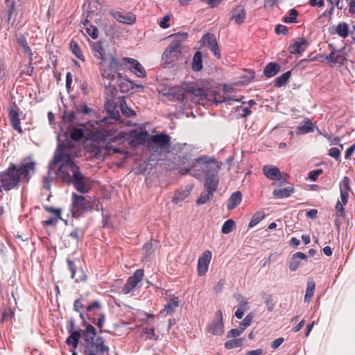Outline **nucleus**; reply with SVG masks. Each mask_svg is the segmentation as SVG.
Masks as SVG:
<instances>
[{
	"instance_id": "f257e3e1",
	"label": "nucleus",
	"mask_w": 355,
	"mask_h": 355,
	"mask_svg": "<svg viewBox=\"0 0 355 355\" xmlns=\"http://www.w3.org/2000/svg\"><path fill=\"white\" fill-rule=\"evenodd\" d=\"M36 162L32 156L23 158L19 164L11 163L8 168L0 173V191H8L21 182H28L35 171Z\"/></svg>"
},
{
	"instance_id": "f03ea898",
	"label": "nucleus",
	"mask_w": 355,
	"mask_h": 355,
	"mask_svg": "<svg viewBox=\"0 0 355 355\" xmlns=\"http://www.w3.org/2000/svg\"><path fill=\"white\" fill-rule=\"evenodd\" d=\"M90 46L94 51V56L101 59L99 71L103 84L105 87H112L115 80V73L122 69L120 61L116 56L105 53L102 42H91Z\"/></svg>"
},
{
	"instance_id": "7ed1b4c3",
	"label": "nucleus",
	"mask_w": 355,
	"mask_h": 355,
	"mask_svg": "<svg viewBox=\"0 0 355 355\" xmlns=\"http://www.w3.org/2000/svg\"><path fill=\"white\" fill-rule=\"evenodd\" d=\"M57 175L62 182L73 184L80 193H87L91 189L90 178L81 173L80 167L73 161L62 162L57 171Z\"/></svg>"
},
{
	"instance_id": "20e7f679",
	"label": "nucleus",
	"mask_w": 355,
	"mask_h": 355,
	"mask_svg": "<svg viewBox=\"0 0 355 355\" xmlns=\"http://www.w3.org/2000/svg\"><path fill=\"white\" fill-rule=\"evenodd\" d=\"M188 37L187 33H178L174 35L171 44L165 49L162 60L166 64H172L178 60L182 53V45Z\"/></svg>"
},
{
	"instance_id": "39448f33",
	"label": "nucleus",
	"mask_w": 355,
	"mask_h": 355,
	"mask_svg": "<svg viewBox=\"0 0 355 355\" xmlns=\"http://www.w3.org/2000/svg\"><path fill=\"white\" fill-rule=\"evenodd\" d=\"M83 347V355H109L110 353V348L102 336L87 338Z\"/></svg>"
},
{
	"instance_id": "423d86ee",
	"label": "nucleus",
	"mask_w": 355,
	"mask_h": 355,
	"mask_svg": "<svg viewBox=\"0 0 355 355\" xmlns=\"http://www.w3.org/2000/svg\"><path fill=\"white\" fill-rule=\"evenodd\" d=\"M218 167L215 165H211L209 163H203L201 168L205 172V187L207 191L214 193L218 188V178L216 175L218 173Z\"/></svg>"
},
{
	"instance_id": "0eeeda50",
	"label": "nucleus",
	"mask_w": 355,
	"mask_h": 355,
	"mask_svg": "<svg viewBox=\"0 0 355 355\" xmlns=\"http://www.w3.org/2000/svg\"><path fill=\"white\" fill-rule=\"evenodd\" d=\"M120 64L122 65V69L121 70L125 68L139 78H145L146 76V72L144 67L136 59L123 57L121 58Z\"/></svg>"
},
{
	"instance_id": "6e6552de",
	"label": "nucleus",
	"mask_w": 355,
	"mask_h": 355,
	"mask_svg": "<svg viewBox=\"0 0 355 355\" xmlns=\"http://www.w3.org/2000/svg\"><path fill=\"white\" fill-rule=\"evenodd\" d=\"M71 197V212L73 216H79L81 211L87 210L90 207V202L85 196L73 193Z\"/></svg>"
},
{
	"instance_id": "1a4fd4ad",
	"label": "nucleus",
	"mask_w": 355,
	"mask_h": 355,
	"mask_svg": "<svg viewBox=\"0 0 355 355\" xmlns=\"http://www.w3.org/2000/svg\"><path fill=\"white\" fill-rule=\"evenodd\" d=\"M144 276V271L143 269H137L135 271L133 275L129 277L122 288V293L123 294L132 293L138 284L141 282Z\"/></svg>"
},
{
	"instance_id": "9d476101",
	"label": "nucleus",
	"mask_w": 355,
	"mask_h": 355,
	"mask_svg": "<svg viewBox=\"0 0 355 355\" xmlns=\"http://www.w3.org/2000/svg\"><path fill=\"white\" fill-rule=\"evenodd\" d=\"M148 141L155 144L157 147L156 151L159 149L160 152H168L171 142V137L164 132L153 135L149 137Z\"/></svg>"
},
{
	"instance_id": "9b49d317",
	"label": "nucleus",
	"mask_w": 355,
	"mask_h": 355,
	"mask_svg": "<svg viewBox=\"0 0 355 355\" xmlns=\"http://www.w3.org/2000/svg\"><path fill=\"white\" fill-rule=\"evenodd\" d=\"M128 135L129 144L132 147L144 145L150 137L147 131L139 132L135 129L130 130Z\"/></svg>"
},
{
	"instance_id": "f8f14e48",
	"label": "nucleus",
	"mask_w": 355,
	"mask_h": 355,
	"mask_svg": "<svg viewBox=\"0 0 355 355\" xmlns=\"http://www.w3.org/2000/svg\"><path fill=\"white\" fill-rule=\"evenodd\" d=\"M71 150V147L69 145L66 144H59L53 157V163L56 164L60 162H73Z\"/></svg>"
},
{
	"instance_id": "ddd939ff",
	"label": "nucleus",
	"mask_w": 355,
	"mask_h": 355,
	"mask_svg": "<svg viewBox=\"0 0 355 355\" xmlns=\"http://www.w3.org/2000/svg\"><path fill=\"white\" fill-rule=\"evenodd\" d=\"M207 331L215 336H220L223 334V312L220 310L216 312L214 319L207 326Z\"/></svg>"
},
{
	"instance_id": "4468645a",
	"label": "nucleus",
	"mask_w": 355,
	"mask_h": 355,
	"mask_svg": "<svg viewBox=\"0 0 355 355\" xmlns=\"http://www.w3.org/2000/svg\"><path fill=\"white\" fill-rule=\"evenodd\" d=\"M118 79V88L121 93L134 92L135 88H141L144 87L141 85L134 84L130 80L123 78L120 71L115 73V78Z\"/></svg>"
},
{
	"instance_id": "2eb2a0df",
	"label": "nucleus",
	"mask_w": 355,
	"mask_h": 355,
	"mask_svg": "<svg viewBox=\"0 0 355 355\" xmlns=\"http://www.w3.org/2000/svg\"><path fill=\"white\" fill-rule=\"evenodd\" d=\"M19 111L20 110L17 105L15 103H12L10 107L9 118L12 128L21 135L24 133V131L20 125Z\"/></svg>"
},
{
	"instance_id": "dca6fc26",
	"label": "nucleus",
	"mask_w": 355,
	"mask_h": 355,
	"mask_svg": "<svg viewBox=\"0 0 355 355\" xmlns=\"http://www.w3.org/2000/svg\"><path fill=\"white\" fill-rule=\"evenodd\" d=\"M204 45L208 46L209 49L218 59L220 58V53L216 36L212 33L204 35L200 40Z\"/></svg>"
},
{
	"instance_id": "f3484780",
	"label": "nucleus",
	"mask_w": 355,
	"mask_h": 355,
	"mask_svg": "<svg viewBox=\"0 0 355 355\" xmlns=\"http://www.w3.org/2000/svg\"><path fill=\"white\" fill-rule=\"evenodd\" d=\"M111 15L119 22L132 25L136 21V15L131 12L112 10Z\"/></svg>"
},
{
	"instance_id": "a211bd4d",
	"label": "nucleus",
	"mask_w": 355,
	"mask_h": 355,
	"mask_svg": "<svg viewBox=\"0 0 355 355\" xmlns=\"http://www.w3.org/2000/svg\"><path fill=\"white\" fill-rule=\"evenodd\" d=\"M211 259V252L209 250H205L199 257L198 261V275L199 276H203L207 273Z\"/></svg>"
},
{
	"instance_id": "6ab92c4d",
	"label": "nucleus",
	"mask_w": 355,
	"mask_h": 355,
	"mask_svg": "<svg viewBox=\"0 0 355 355\" xmlns=\"http://www.w3.org/2000/svg\"><path fill=\"white\" fill-rule=\"evenodd\" d=\"M309 46V42L304 37H297L288 46V51L291 54H302Z\"/></svg>"
},
{
	"instance_id": "aec40b11",
	"label": "nucleus",
	"mask_w": 355,
	"mask_h": 355,
	"mask_svg": "<svg viewBox=\"0 0 355 355\" xmlns=\"http://www.w3.org/2000/svg\"><path fill=\"white\" fill-rule=\"evenodd\" d=\"M263 173L264 175L272 180L280 181L282 175L279 169L272 165H266L263 167Z\"/></svg>"
},
{
	"instance_id": "412c9836",
	"label": "nucleus",
	"mask_w": 355,
	"mask_h": 355,
	"mask_svg": "<svg viewBox=\"0 0 355 355\" xmlns=\"http://www.w3.org/2000/svg\"><path fill=\"white\" fill-rule=\"evenodd\" d=\"M73 322L71 320L69 329L70 336L67 338L66 343L68 345H71L74 349H76L78 347V342L81 336V333L80 331L73 330Z\"/></svg>"
},
{
	"instance_id": "4be33fe9",
	"label": "nucleus",
	"mask_w": 355,
	"mask_h": 355,
	"mask_svg": "<svg viewBox=\"0 0 355 355\" xmlns=\"http://www.w3.org/2000/svg\"><path fill=\"white\" fill-rule=\"evenodd\" d=\"M232 19L235 21L237 24H241L244 22L246 13L243 5H239L235 7L232 11Z\"/></svg>"
},
{
	"instance_id": "5701e85b",
	"label": "nucleus",
	"mask_w": 355,
	"mask_h": 355,
	"mask_svg": "<svg viewBox=\"0 0 355 355\" xmlns=\"http://www.w3.org/2000/svg\"><path fill=\"white\" fill-rule=\"evenodd\" d=\"M307 260V256L303 252H297L293 254L289 261V270L295 271L300 266V260Z\"/></svg>"
},
{
	"instance_id": "b1692460",
	"label": "nucleus",
	"mask_w": 355,
	"mask_h": 355,
	"mask_svg": "<svg viewBox=\"0 0 355 355\" xmlns=\"http://www.w3.org/2000/svg\"><path fill=\"white\" fill-rule=\"evenodd\" d=\"M340 198L343 200L349 198V192L351 191L350 180L347 176L343 177L339 184Z\"/></svg>"
},
{
	"instance_id": "393cba45",
	"label": "nucleus",
	"mask_w": 355,
	"mask_h": 355,
	"mask_svg": "<svg viewBox=\"0 0 355 355\" xmlns=\"http://www.w3.org/2000/svg\"><path fill=\"white\" fill-rule=\"evenodd\" d=\"M179 304L180 301L178 297L169 298L164 306V309L160 311V313L164 314L165 313L166 315L173 313Z\"/></svg>"
},
{
	"instance_id": "a878e982",
	"label": "nucleus",
	"mask_w": 355,
	"mask_h": 355,
	"mask_svg": "<svg viewBox=\"0 0 355 355\" xmlns=\"http://www.w3.org/2000/svg\"><path fill=\"white\" fill-rule=\"evenodd\" d=\"M242 200V196L240 191L233 193L229 200L227 205L228 210H232L236 208L239 205L241 204Z\"/></svg>"
},
{
	"instance_id": "bb28decb",
	"label": "nucleus",
	"mask_w": 355,
	"mask_h": 355,
	"mask_svg": "<svg viewBox=\"0 0 355 355\" xmlns=\"http://www.w3.org/2000/svg\"><path fill=\"white\" fill-rule=\"evenodd\" d=\"M294 192L293 187H288L283 189H275L272 195L275 198H288Z\"/></svg>"
},
{
	"instance_id": "cd10ccee",
	"label": "nucleus",
	"mask_w": 355,
	"mask_h": 355,
	"mask_svg": "<svg viewBox=\"0 0 355 355\" xmlns=\"http://www.w3.org/2000/svg\"><path fill=\"white\" fill-rule=\"evenodd\" d=\"M280 69V66L275 62L268 63L263 69L264 75L268 78H271L276 75Z\"/></svg>"
},
{
	"instance_id": "c85d7f7f",
	"label": "nucleus",
	"mask_w": 355,
	"mask_h": 355,
	"mask_svg": "<svg viewBox=\"0 0 355 355\" xmlns=\"http://www.w3.org/2000/svg\"><path fill=\"white\" fill-rule=\"evenodd\" d=\"M111 150H112L114 153H121V154L126 153V152H125L123 150H121L117 148H112V146L109 144H107L104 147H99V148H96V150H94V153L95 156L97 158H101L102 157V155H105L106 151H107V153H108Z\"/></svg>"
},
{
	"instance_id": "c756f323",
	"label": "nucleus",
	"mask_w": 355,
	"mask_h": 355,
	"mask_svg": "<svg viewBox=\"0 0 355 355\" xmlns=\"http://www.w3.org/2000/svg\"><path fill=\"white\" fill-rule=\"evenodd\" d=\"M298 134H306L313 131V124L309 119H304L297 127Z\"/></svg>"
},
{
	"instance_id": "7c9ffc66",
	"label": "nucleus",
	"mask_w": 355,
	"mask_h": 355,
	"mask_svg": "<svg viewBox=\"0 0 355 355\" xmlns=\"http://www.w3.org/2000/svg\"><path fill=\"white\" fill-rule=\"evenodd\" d=\"M191 69L194 71H199L202 69V55L200 51H196L193 55Z\"/></svg>"
},
{
	"instance_id": "2f4dec72",
	"label": "nucleus",
	"mask_w": 355,
	"mask_h": 355,
	"mask_svg": "<svg viewBox=\"0 0 355 355\" xmlns=\"http://www.w3.org/2000/svg\"><path fill=\"white\" fill-rule=\"evenodd\" d=\"M347 202V198H345V200H343L342 198H340V199L338 200L335 206V216H337V217H342V218H343L345 216L344 206L346 205Z\"/></svg>"
},
{
	"instance_id": "473e14b6",
	"label": "nucleus",
	"mask_w": 355,
	"mask_h": 355,
	"mask_svg": "<svg viewBox=\"0 0 355 355\" xmlns=\"http://www.w3.org/2000/svg\"><path fill=\"white\" fill-rule=\"evenodd\" d=\"M336 33L341 37L346 38L349 35V26L346 22L339 23L336 27Z\"/></svg>"
},
{
	"instance_id": "72a5a7b5",
	"label": "nucleus",
	"mask_w": 355,
	"mask_h": 355,
	"mask_svg": "<svg viewBox=\"0 0 355 355\" xmlns=\"http://www.w3.org/2000/svg\"><path fill=\"white\" fill-rule=\"evenodd\" d=\"M291 73L290 71L285 72L279 77H277L275 81V86L277 87H282L284 86L290 79Z\"/></svg>"
},
{
	"instance_id": "f704fd0d",
	"label": "nucleus",
	"mask_w": 355,
	"mask_h": 355,
	"mask_svg": "<svg viewBox=\"0 0 355 355\" xmlns=\"http://www.w3.org/2000/svg\"><path fill=\"white\" fill-rule=\"evenodd\" d=\"M315 284L313 280H310L307 282L306 293L304 295V302H309L313 296Z\"/></svg>"
},
{
	"instance_id": "c9c22d12",
	"label": "nucleus",
	"mask_w": 355,
	"mask_h": 355,
	"mask_svg": "<svg viewBox=\"0 0 355 355\" xmlns=\"http://www.w3.org/2000/svg\"><path fill=\"white\" fill-rule=\"evenodd\" d=\"M83 336L84 342L87 340V338H96V329L90 324H87L85 326V329L82 333Z\"/></svg>"
},
{
	"instance_id": "e433bc0d",
	"label": "nucleus",
	"mask_w": 355,
	"mask_h": 355,
	"mask_svg": "<svg viewBox=\"0 0 355 355\" xmlns=\"http://www.w3.org/2000/svg\"><path fill=\"white\" fill-rule=\"evenodd\" d=\"M70 137L73 141H80L84 137V132L82 128L73 127L70 131Z\"/></svg>"
},
{
	"instance_id": "4c0bfd02",
	"label": "nucleus",
	"mask_w": 355,
	"mask_h": 355,
	"mask_svg": "<svg viewBox=\"0 0 355 355\" xmlns=\"http://www.w3.org/2000/svg\"><path fill=\"white\" fill-rule=\"evenodd\" d=\"M243 342V338H241L229 340L225 343V347L227 349L237 348L242 346Z\"/></svg>"
},
{
	"instance_id": "58836bf2",
	"label": "nucleus",
	"mask_w": 355,
	"mask_h": 355,
	"mask_svg": "<svg viewBox=\"0 0 355 355\" xmlns=\"http://www.w3.org/2000/svg\"><path fill=\"white\" fill-rule=\"evenodd\" d=\"M347 60L345 55L343 54V49H336V53L334 58V65L338 64L343 65Z\"/></svg>"
},
{
	"instance_id": "ea45409f",
	"label": "nucleus",
	"mask_w": 355,
	"mask_h": 355,
	"mask_svg": "<svg viewBox=\"0 0 355 355\" xmlns=\"http://www.w3.org/2000/svg\"><path fill=\"white\" fill-rule=\"evenodd\" d=\"M70 49L72 53L80 60H84V56L82 53L81 49L76 42L71 41L70 44Z\"/></svg>"
},
{
	"instance_id": "a19ab883",
	"label": "nucleus",
	"mask_w": 355,
	"mask_h": 355,
	"mask_svg": "<svg viewBox=\"0 0 355 355\" xmlns=\"http://www.w3.org/2000/svg\"><path fill=\"white\" fill-rule=\"evenodd\" d=\"M265 217V215L261 211H257L253 214L250 222L249 223L248 227H253L261 222Z\"/></svg>"
},
{
	"instance_id": "79ce46f5",
	"label": "nucleus",
	"mask_w": 355,
	"mask_h": 355,
	"mask_svg": "<svg viewBox=\"0 0 355 355\" xmlns=\"http://www.w3.org/2000/svg\"><path fill=\"white\" fill-rule=\"evenodd\" d=\"M235 227V222L232 219L226 220L222 226V232L227 234L230 233Z\"/></svg>"
},
{
	"instance_id": "37998d69",
	"label": "nucleus",
	"mask_w": 355,
	"mask_h": 355,
	"mask_svg": "<svg viewBox=\"0 0 355 355\" xmlns=\"http://www.w3.org/2000/svg\"><path fill=\"white\" fill-rule=\"evenodd\" d=\"M237 99H234L230 97L220 96L219 94H216L214 98V102L216 105L220 104L222 103H227L231 105L232 101H237Z\"/></svg>"
},
{
	"instance_id": "c03bdc74",
	"label": "nucleus",
	"mask_w": 355,
	"mask_h": 355,
	"mask_svg": "<svg viewBox=\"0 0 355 355\" xmlns=\"http://www.w3.org/2000/svg\"><path fill=\"white\" fill-rule=\"evenodd\" d=\"M17 42L21 46V47L24 49V51L25 53H28L30 56V60H32V52L31 50L30 46H28L27 41L24 37H20L17 39Z\"/></svg>"
},
{
	"instance_id": "a18cd8bd",
	"label": "nucleus",
	"mask_w": 355,
	"mask_h": 355,
	"mask_svg": "<svg viewBox=\"0 0 355 355\" xmlns=\"http://www.w3.org/2000/svg\"><path fill=\"white\" fill-rule=\"evenodd\" d=\"M212 193H210L209 191H206L202 193L199 197V198L197 200V203L199 205H203L207 203L208 201L211 200V198L213 196Z\"/></svg>"
},
{
	"instance_id": "49530a36",
	"label": "nucleus",
	"mask_w": 355,
	"mask_h": 355,
	"mask_svg": "<svg viewBox=\"0 0 355 355\" xmlns=\"http://www.w3.org/2000/svg\"><path fill=\"white\" fill-rule=\"evenodd\" d=\"M298 15L297 10L295 8L291 9L289 11L288 16H286L283 19V21L285 23H294L296 22V18Z\"/></svg>"
},
{
	"instance_id": "de8ad7c7",
	"label": "nucleus",
	"mask_w": 355,
	"mask_h": 355,
	"mask_svg": "<svg viewBox=\"0 0 355 355\" xmlns=\"http://www.w3.org/2000/svg\"><path fill=\"white\" fill-rule=\"evenodd\" d=\"M6 3H7L8 21H10V20L12 18V14L15 11V2L14 0H8L6 1Z\"/></svg>"
},
{
	"instance_id": "09e8293b",
	"label": "nucleus",
	"mask_w": 355,
	"mask_h": 355,
	"mask_svg": "<svg viewBox=\"0 0 355 355\" xmlns=\"http://www.w3.org/2000/svg\"><path fill=\"white\" fill-rule=\"evenodd\" d=\"M114 132L115 131L113 130H102L98 133V138L101 140H107L112 137L114 135Z\"/></svg>"
},
{
	"instance_id": "8fccbe9b",
	"label": "nucleus",
	"mask_w": 355,
	"mask_h": 355,
	"mask_svg": "<svg viewBox=\"0 0 355 355\" xmlns=\"http://www.w3.org/2000/svg\"><path fill=\"white\" fill-rule=\"evenodd\" d=\"M254 316V315L252 313H250L248 315H247L243 320V321L241 322L240 328H243L244 331L248 327H249L251 324Z\"/></svg>"
},
{
	"instance_id": "3c124183",
	"label": "nucleus",
	"mask_w": 355,
	"mask_h": 355,
	"mask_svg": "<svg viewBox=\"0 0 355 355\" xmlns=\"http://www.w3.org/2000/svg\"><path fill=\"white\" fill-rule=\"evenodd\" d=\"M329 49H330V53L325 56L324 60L331 66H334V58L336 53V48L332 44H329Z\"/></svg>"
},
{
	"instance_id": "603ef678",
	"label": "nucleus",
	"mask_w": 355,
	"mask_h": 355,
	"mask_svg": "<svg viewBox=\"0 0 355 355\" xmlns=\"http://www.w3.org/2000/svg\"><path fill=\"white\" fill-rule=\"evenodd\" d=\"M83 234H83V231H81V230H80V229H78V228H76V229H74L73 231H71V232H70V234H69V236H70L71 239H74V240H76V241H80V240H81V239H83Z\"/></svg>"
},
{
	"instance_id": "864d4df0",
	"label": "nucleus",
	"mask_w": 355,
	"mask_h": 355,
	"mask_svg": "<svg viewBox=\"0 0 355 355\" xmlns=\"http://www.w3.org/2000/svg\"><path fill=\"white\" fill-rule=\"evenodd\" d=\"M77 113H82L84 114H89L93 112V110L89 108L86 104H83L76 107Z\"/></svg>"
},
{
	"instance_id": "5fc2aeb1",
	"label": "nucleus",
	"mask_w": 355,
	"mask_h": 355,
	"mask_svg": "<svg viewBox=\"0 0 355 355\" xmlns=\"http://www.w3.org/2000/svg\"><path fill=\"white\" fill-rule=\"evenodd\" d=\"M144 333L146 334V338L149 340H156L157 339V336L155 334L154 328H144Z\"/></svg>"
},
{
	"instance_id": "6e6d98bb",
	"label": "nucleus",
	"mask_w": 355,
	"mask_h": 355,
	"mask_svg": "<svg viewBox=\"0 0 355 355\" xmlns=\"http://www.w3.org/2000/svg\"><path fill=\"white\" fill-rule=\"evenodd\" d=\"M86 33L92 37L94 40L97 39L98 36V30L96 27L92 26L90 27L86 26Z\"/></svg>"
},
{
	"instance_id": "4d7b16f0",
	"label": "nucleus",
	"mask_w": 355,
	"mask_h": 355,
	"mask_svg": "<svg viewBox=\"0 0 355 355\" xmlns=\"http://www.w3.org/2000/svg\"><path fill=\"white\" fill-rule=\"evenodd\" d=\"M67 263L68 269L71 272V278L75 279L76 269L75 263L69 259H67Z\"/></svg>"
},
{
	"instance_id": "13d9d810",
	"label": "nucleus",
	"mask_w": 355,
	"mask_h": 355,
	"mask_svg": "<svg viewBox=\"0 0 355 355\" xmlns=\"http://www.w3.org/2000/svg\"><path fill=\"white\" fill-rule=\"evenodd\" d=\"M121 112L123 114L127 117H132L136 115V112L132 109L128 107L125 105H121Z\"/></svg>"
},
{
	"instance_id": "bf43d9fd",
	"label": "nucleus",
	"mask_w": 355,
	"mask_h": 355,
	"mask_svg": "<svg viewBox=\"0 0 355 355\" xmlns=\"http://www.w3.org/2000/svg\"><path fill=\"white\" fill-rule=\"evenodd\" d=\"M243 328L239 329H232L230 331H228L227 334V338H236L240 336L243 332Z\"/></svg>"
},
{
	"instance_id": "052dcab7",
	"label": "nucleus",
	"mask_w": 355,
	"mask_h": 355,
	"mask_svg": "<svg viewBox=\"0 0 355 355\" xmlns=\"http://www.w3.org/2000/svg\"><path fill=\"white\" fill-rule=\"evenodd\" d=\"M288 33V28L285 25L278 24L275 27V33L277 35L282 34L286 35Z\"/></svg>"
},
{
	"instance_id": "680f3d73",
	"label": "nucleus",
	"mask_w": 355,
	"mask_h": 355,
	"mask_svg": "<svg viewBox=\"0 0 355 355\" xmlns=\"http://www.w3.org/2000/svg\"><path fill=\"white\" fill-rule=\"evenodd\" d=\"M171 17L169 15H165L159 21V26L163 28L166 29L168 28L170 26V24L168 21H170Z\"/></svg>"
},
{
	"instance_id": "e2e57ef3",
	"label": "nucleus",
	"mask_w": 355,
	"mask_h": 355,
	"mask_svg": "<svg viewBox=\"0 0 355 355\" xmlns=\"http://www.w3.org/2000/svg\"><path fill=\"white\" fill-rule=\"evenodd\" d=\"M328 155L336 160H338L340 155V150L338 148H331L329 150Z\"/></svg>"
},
{
	"instance_id": "0e129e2a",
	"label": "nucleus",
	"mask_w": 355,
	"mask_h": 355,
	"mask_svg": "<svg viewBox=\"0 0 355 355\" xmlns=\"http://www.w3.org/2000/svg\"><path fill=\"white\" fill-rule=\"evenodd\" d=\"M322 173V169H316L313 171H311L309 173V178L312 181H316L318 176Z\"/></svg>"
},
{
	"instance_id": "69168bd1",
	"label": "nucleus",
	"mask_w": 355,
	"mask_h": 355,
	"mask_svg": "<svg viewBox=\"0 0 355 355\" xmlns=\"http://www.w3.org/2000/svg\"><path fill=\"white\" fill-rule=\"evenodd\" d=\"M101 308V305L98 301L92 302L89 306H87L86 309L87 311L90 312L94 309L100 310Z\"/></svg>"
},
{
	"instance_id": "338daca9",
	"label": "nucleus",
	"mask_w": 355,
	"mask_h": 355,
	"mask_svg": "<svg viewBox=\"0 0 355 355\" xmlns=\"http://www.w3.org/2000/svg\"><path fill=\"white\" fill-rule=\"evenodd\" d=\"M44 209L49 213L54 214L57 216V218H60V209L47 206L44 207Z\"/></svg>"
},
{
	"instance_id": "774afa93",
	"label": "nucleus",
	"mask_w": 355,
	"mask_h": 355,
	"mask_svg": "<svg viewBox=\"0 0 355 355\" xmlns=\"http://www.w3.org/2000/svg\"><path fill=\"white\" fill-rule=\"evenodd\" d=\"M354 150H355V144H353L345 151V158L346 159H350L352 155L354 153Z\"/></svg>"
}]
</instances>
